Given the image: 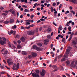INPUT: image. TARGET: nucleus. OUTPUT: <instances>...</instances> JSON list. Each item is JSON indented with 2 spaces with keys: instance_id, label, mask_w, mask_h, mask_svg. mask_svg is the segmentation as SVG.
Returning a JSON list of instances; mask_svg holds the SVG:
<instances>
[{
  "instance_id": "nucleus-1",
  "label": "nucleus",
  "mask_w": 77,
  "mask_h": 77,
  "mask_svg": "<svg viewBox=\"0 0 77 77\" xmlns=\"http://www.w3.org/2000/svg\"><path fill=\"white\" fill-rule=\"evenodd\" d=\"M35 33V32L33 31H28L27 34L29 35H33Z\"/></svg>"
},
{
  "instance_id": "nucleus-2",
  "label": "nucleus",
  "mask_w": 77,
  "mask_h": 77,
  "mask_svg": "<svg viewBox=\"0 0 77 77\" xmlns=\"http://www.w3.org/2000/svg\"><path fill=\"white\" fill-rule=\"evenodd\" d=\"M7 63H8V65H12L14 64V63H13V62L11 61L10 59H8L7 60Z\"/></svg>"
},
{
  "instance_id": "nucleus-3",
  "label": "nucleus",
  "mask_w": 77,
  "mask_h": 77,
  "mask_svg": "<svg viewBox=\"0 0 77 77\" xmlns=\"http://www.w3.org/2000/svg\"><path fill=\"white\" fill-rule=\"evenodd\" d=\"M32 75L33 77H39V75L38 73H33Z\"/></svg>"
},
{
  "instance_id": "nucleus-4",
  "label": "nucleus",
  "mask_w": 77,
  "mask_h": 77,
  "mask_svg": "<svg viewBox=\"0 0 77 77\" xmlns=\"http://www.w3.org/2000/svg\"><path fill=\"white\" fill-rule=\"evenodd\" d=\"M0 44L2 45H3L6 44V42L4 40H0Z\"/></svg>"
},
{
  "instance_id": "nucleus-5",
  "label": "nucleus",
  "mask_w": 77,
  "mask_h": 77,
  "mask_svg": "<svg viewBox=\"0 0 77 77\" xmlns=\"http://www.w3.org/2000/svg\"><path fill=\"white\" fill-rule=\"evenodd\" d=\"M19 66H20V64H19V63H17V67H16V68H12V69L13 70H15L16 71H17V70H18V69L19 68Z\"/></svg>"
},
{
  "instance_id": "nucleus-6",
  "label": "nucleus",
  "mask_w": 77,
  "mask_h": 77,
  "mask_svg": "<svg viewBox=\"0 0 77 77\" xmlns=\"http://www.w3.org/2000/svg\"><path fill=\"white\" fill-rule=\"evenodd\" d=\"M49 67L50 68H54V69H56L57 68V66L55 65H52L51 64H50L49 65Z\"/></svg>"
},
{
  "instance_id": "nucleus-7",
  "label": "nucleus",
  "mask_w": 77,
  "mask_h": 77,
  "mask_svg": "<svg viewBox=\"0 0 77 77\" xmlns=\"http://www.w3.org/2000/svg\"><path fill=\"white\" fill-rule=\"evenodd\" d=\"M67 2H68V0H66ZM69 2H72V3H74V4H75V5H76V4H77V1H76V0H69Z\"/></svg>"
},
{
  "instance_id": "nucleus-8",
  "label": "nucleus",
  "mask_w": 77,
  "mask_h": 77,
  "mask_svg": "<svg viewBox=\"0 0 77 77\" xmlns=\"http://www.w3.org/2000/svg\"><path fill=\"white\" fill-rule=\"evenodd\" d=\"M32 57H36V56H37V54L35 52H33L32 54Z\"/></svg>"
},
{
  "instance_id": "nucleus-9",
  "label": "nucleus",
  "mask_w": 77,
  "mask_h": 77,
  "mask_svg": "<svg viewBox=\"0 0 77 77\" xmlns=\"http://www.w3.org/2000/svg\"><path fill=\"white\" fill-rule=\"evenodd\" d=\"M72 23V20H70L69 22H67L66 23V25H65V26L66 27L67 26H69V24H70V23Z\"/></svg>"
},
{
  "instance_id": "nucleus-10",
  "label": "nucleus",
  "mask_w": 77,
  "mask_h": 77,
  "mask_svg": "<svg viewBox=\"0 0 77 77\" xmlns=\"http://www.w3.org/2000/svg\"><path fill=\"white\" fill-rule=\"evenodd\" d=\"M74 62L72 61L71 64V66L72 67H73V68H75V64H74Z\"/></svg>"
},
{
  "instance_id": "nucleus-11",
  "label": "nucleus",
  "mask_w": 77,
  "mask_h": 77,
  "mask_svg": "<svg viewBox=\"0 0 77 77\" xmlns=\"http://www.w3.org/2000/svg\"><path fill=\"white\" fill-rule=\"evenodd\" d=\"M70 50L69 49H67L66 50V54H69V52L70 51Z\"/></svg>"
},
{
  "instance_id": "nucleus-12",
  "label": "nucleus",
  "mask_w": 77,
  "mask_h": 77,
  "mask_svg": "<svg viewBox=\"0 0 77 77\" xmlns=\"http://www.w3.org/2000/svg\"><path fill=\"white\" fill-rule=\"evenodd\" d=\"M20 40L22 42H24L25 41V38L24 37H22L20 38Z\"/></svg>"
},
{
  "instance_id": "nucleus-13",
  "label": "nucleus",
  "mask_w": 77,
  "mask_h": 77,
  "mask_svg": "<svg viewBox=\"0 0 77 77\" xmlns=\"http://www.w3.org/2000/svg\"><path fill=\"white\" fill-rule=\"evenodd\" d=\"M36 50L38 51H41V48L37 47L36 49Z\"/></svg>"
},
{
  "instance_id": "nucleus-14",
  "label": "nucleus",
  "mask_w": 77,
  "mask_h": 77,
  "mask_svg": "<svg viewBox=\"0 0 77 77\" xmlns=\"http://www.w3.org/2000/svg\"><path fill=\"white\" fill-rule=\"evenodd\" d=\"M67 66H69L70 64V61L69 60H67L66 62Z\"/></svg>"
},
{
  "instance_id": "nucleus-15",
  "label": "nucleus",
  "mask_w": 77,
  "mask_h": 77,
  "mask_svg": "<svg viewBox=\"0 0 77 77\" xmlns=\"http://www.w3.org/2000/svg\"><path fill=\"white\" fill-rule=\"evenodd\" d=\"M22 54L23 55H26L27 54V53L26 51H22Z\"/></svg>"
},
{
  "instance_id": "nucleus-16",
  "label": "nucleus",
  "mask_w": 77,
  "mask_h": 77,
  "mask_svg": "<svg viewBox=\"0 0 77 77\" xmlns=\"http://www.w3.org/2000/svg\"><path fill=\"white\" fill-rule=\"evenodd\" d=\"M63 56V55L62 54H60V55H59L58 57H58V59H59L62 57V56Z\"/></svg>"
},
{
  "instance_id": "nucleus-17",
  "label": "nucleus",
  "mask_w": 77,
  "mask_h": 77,
  "mask_svg": "<svg viewBox=\"0 0 77 77\" xmlns=\"http://www.w3.org/2000/svg\"><path fill=\"white\" fill-rule=\"evenodd\" d=\"M72 45H76L77 44V42L73 40L72 42Z\"/></svg>"
},
{
  "instance_id": "nucleus-18",
  "label": "nucleus",
  "mask_w": 77,
  "mask_h": 77,
  "mask_svg": "<svg viewBox=\"0 0 77 77\" xmlns=\"http://www.w3.org/2000/svg\"><path fill=\"white\" fill-rule=\"evenodd\" d=\"M60 68L61 69L62 71H63L64 70V68H63V67L62 66L60 65Z\"/></svg>"
},
{
  "instance_id": "nucleus-19",
  "label": "nucleus",
  "mask_w": 77,
  "mask_h": 77,
  "mask_svg": "<svg viewBox=\"0 0 77 77\" xmlns=\"http://www.w3.org/2000/svg\"><path fill=\"white\" fill-rule=\"evenodd\" d=\"M37 45H38V47H42V44H41V43H38L37 44Z\"/></svg>"
},
{
  "instance_id": "nucleus-20",
  "label": "nucleus",
  "mask_w": 77,
  "mask_h": 77,
  "mask_svg": "<svg viewBox=\"0 0 77 77\" xmlns=\"http://www.w3.org/2000/svg\"><path fill=\"white\" fill-rule=\"evenodd\" d=\"M51 29L50 28H49L48 29L47 31L48 32H51V31H52Z\"/></svg>"
},
{
  "instance_id": "nucleus-21",
  "label": "nucleus",
  "mask_w": 77,
  "mask_h": 77,
  "mask_svg": "<svg viewBox=\"0 0 77 77\" xmlns=\"http://www.w3.org/2000/svg\"><path fill=\"white\" fill-rule=\"evenodd\" d=\"M37 46L36 45H34L32 46V48L33 49H36L37 48Z\"/></svg>"
},
{
  "instance_id": "nucleus-22",
  "label": "nucleus",
  "mask_w": 77,
  "mask_h": 77,
  "mask_svg": "<svg viewBox=\"0 0 77 77\" xmlns=\"http://www.w3.org/2000/svg\"><path fill=\"white\" fill-rule=\"evenodd\" d=\"M14 21V20L13 19H12L10 20V23H13Z\"/></svg>"
},
{
  "instance_id": "nucleus-23",
  "label": "nucleus",
  "mask_w": 77,
  "mask_h": 77,
  "mask_svg": "<svg viewBox=\"0 0 77 77\" xmlns=\"http://www.w3.org/2000/svg\"><path fill=\"white\" fill-rule=\"evenodd\" d=\"M57 60V57H56L54 60V63H56Z\"/></svg>"
},
{
  "instance_id": "nucleus-24",
  "label": "nucleus",
  "mask_w": 77,
  "mask_h": 77,
  "mask_svg": "<svg viewBox=\"0 0 77 77\" xmlns=\"http://www.w3.org/2000/svg\"><path fill=\"white\" fill-rule=\"evenodd\" d=\"M40 74L42 76H44L45 75V73H42V72H40Z\"/></svg>"
},
{
  "instance_id": "nucleus-25",
  "label": "nucleus",
  "mask_w": 77,
  "mask_h": 77,
  "mask_svg": "<svg viewBox=\"0 0 77 77\" xmlns=\"http://www.w3.org/2000/svg\"><path fill=\"white\" fill-rule=\"evenodd\" d=\"M24 11L25 12H29L30 11L27 9H25L24 10Z\"/></svg>"
},
{
  "instance_id": "nucleus-26",
  "label": "nucleus",
  "mask_w": 77,
  "mask_h": 77,
  "mask_svg": "<svg viewBox=\"0 0 77 77\" xmlns=\"http://www.w3.org/2000/svg\"><path fill=\"white\" fill-rule=\"evenodd\" d=\"M68 30L69 32H71V27L69 26L68 27Z\"/></svg>"
},
{
  "instance_id": "nucleus-27",
  "label": "nucleus",
  "mask_w": 77,
  "mask_h": 77,
  "mask_svg": "<svg viewBox=\"0 0 77 77\" xmlns=\"http://www.w3.org/2000/svg\"><path fill=\"white\" fill-rule=\"evenodd\" d=\"M59 28H60V30H62L63 29L62 27V26L61 25H60L59 26Z\"/></svg>"
},
{
  "instance_id": "nucleus-28",
  "label": "nucleus",
  "mask_w": 77,
  "mask_h": 77,
  "mask_svg": "<svg viewBox=\"0 0 77 77\" xmlns=\"http://www.w3.org/2000/svg\"><path fill=\"white\" fill-rule=\"evenodd\" d=\"M0 68H1L2 69H3L5 68V65H2V66H0Z\"/></svg>"
},
{
  "instance_id": "nucleus-29",
  "label": "nucleus",
  "mask_w": 77,
  "mask_h": 77,
  "mask_svg": "<svg viewBox=\"0 0 77 77\" xmlns=\"http://www.w3.org/2000/svg\"><path fill=\"white\" fill-rule=\"evenodd\" d=\"M8 53V51H5L4 52V54H7V53Z\"/></svg>"
},
{
  "instance_id": "nucleus-30",
  "label": "nucleus",
  "mask_w": 77,
  "mask_h": 77,
  "mask_svg": "<svg viewBox=\"0 0 77 77\" xmlns=\"http://www.w3.org/2000/svg\"><path fill=\"white\" fill-rule=\"evenodd\" d=\"M11 13L12 14H13V15H15V11L13 10L11 12Z\"/></svg>"
},
{
  "instance_id": "nucleus-31",
  "label": "nucleus",
  "mask_w": 77,
  "mask_h": 77,
  "mask_svg": "<svg viewBox=\"0 0 77 77\" xmlns=\"http://www.w3.org/2000/svg\"><path fill=\"white\" fill-rule=\"evenodd\" d=\"M53 7H51V12H53Z\"/></svg>"
},
{
  "instance_id": "nucleus-32",
  "label": "nucleus",
  "mask_w": 77,
  "mask_h": 77,
  "mask_svg": "<svg viewBox=\"0 0 77 77\" xmlns=\"http://www.w3.org/2000/svg\"><path fill=\"white\" fill-rule=\"evenodd\" d=\"M65 38H63L62 40V42H64V43H65Z\"/></svg>"
},
{
  "instance_id": "nucleus-33",
  "label": "nucleus",
  "mask_w": 77,
  "mask_h": 77,
  "mask_svg": "<svg viewBox=\"0 0 77 77\" xmlns=\"http://www.w3.org/2000/svg\"><path fill=\"white\" fill-rule=\"evenodd\" d=\"M9 22L8 21H6L4 22V24H8L9 23Z\"/></svg>"
},
{
  "instance_id": "nucleus-34",
  "label": "nucleus",
  "mask_w": 77,
  "mask_h": 77,
  "mask_svg": "<svg viewBox=\"0 0 77 77\" xmlns=\"http://www.w3.org/2000/svg\"><path fill=\"white\" fill-rule=\"evenodd\" d=\"M11 48H12L13 49H15V48H16V47H15V46L14 45H13L11 46Z\"/></svg>"
},
{
  "instance_id": "nucleus-35",
  "label": "nucleus",
  "mask_w": 77,
  "mask_h": 77,
  "mask_svg": "<svg viewBox=\"0 0 77 77\" xmlns=\"http://www.w3.org/2000/svg\"><path fill=\"white\" fill-rule=\"evenodd\" d=\"M35 72L36 74H39V70H38L35 71Z\"/></svg>"
},
{
  "instance_id": "nucleus-36",
  "label": "nucleus",
  "mask_w": 77,
  "mask_h": 77,
  "mask_svg": "<svg viewBox=\"0 0 77 77\" xmlns=\"http://www.w3.org/2000/svg\"><path fill=\"white\" fill-rule=\"evenodd\" d=\"M17 65L16 64H14L13 66V68H15V67H16L17 68Z\"/></svg>"
},
{
  "instance_id": "nucleus-37",
  "label": "nucleus",
  "mask_w": 77,
  "mask_h": 77,
  "mask_svg": "<svg viewBox=\"0 0 77 77\" xmlns=\"http://www.w3.org/2000/svg\"><path fill=\"white\" fill-rule=\"evenodd\" d=\"M28 57L30 59H32V57L31 55H29L28 56Z\"/></svg>"
},
{
  "instance_id": "nucleus-38",
  "label": "nucleus",
  "mask_w": 77,
  "mask_h": 77,
  "mask_svg": "<svg viewBox=\"0 0 77 77\" xmlns=\"http://www.w3.org/2000/svg\"><path fill=\"white\" fill-rule=\"evenodd\" d=\"M13 29H15L17 28V25H14V26H12Z\"/></svg>"
},
{
  "instance_id": "nucleus-39",
  "label": "nucleus",
  "mask_w": 77,
  "mask_h": 77,
  "mask_svg": "<svg viewBox=\"0 0 77 77\" xmlns=\"http://www.w3.org/2000/svg\"><path fill=\"white\" fill-rule=\"evenodd\" d=\"M65 60H66L65 58H63L61 59V62H64V61Z\"/></svg>"
},
{
  "instance_id": "nucleus-40",
  "label": "nucleus",
  "mask_w": 77,
  "mask_h": 77,
  "mask_svg": "<svg viewBox=\"0 0 77 77\" xmlns=\"http://www.w3.org/2000/svg\"><path fill=\"white\" fill-rule=\"evenodd\" d=\"M26 25H30V22H26Z\"/></svg>"
},
{
  "instance_id": "nucleus-41",
  "label": "nucleus",
  "mask_w": 77,
  "mask_h": 77,
  "mask_svg": "<svg viewBox=\"0 0 77 77\" xmlns=\"http://www.w3.org/2000/svg\"><path fill=\"white\" fill-rule=\"evenodd\" d=\"M33 17H34V15H31L30 16V18L31 19H33Z\"/></svg>"
},
{
  "instance_id": "nucleus-42",
  "label": "nucleus",
  "mask_w": 77,
  "mask_h": 77,
  "mask_svg": "<svg viewBox=\"0 0 77 77\" xmlns=\"http://www.w3.org/2000/svg\"><path fill=\"white\" fill-rule=\"evenodd\" d=\"M42 72L43 73H44L45 74V70L43 69L42 71Z\"/></svg>"
},
{
  "instance_id": "nucleus-43",
  "label": "nucleus",
  "mask_w": 77,
  "mask_h": 77,
  "mask_svg": "<svg viewBox=\"0 0 77 77\" xmlns=\"http://www.w3.org/2000/svg\"><path fill=\"white\" fill-rule=\"evenodd\" d=\"M77 64V60H76L75 63V66L74 67H75Z\"/></svg>"
},
{
  "instance_id": "nucleus-44",
  "label": "nucleus",
  "mask_w": 77,
  "mask_h": 77,
  "mask_svg": "<svg viewBox=\"0 0 77 77\" xmlns=\"http://www.w3.org/2000/svg\"><path fill=\"white\" fill-rule=\"evenodd\" d=\"M8 46L9 47H11L12 45H11V43L10 42H8Z\"/></svg>"
},
{
  "instance_id": "nucleus-45",
  "label": "nucleus",
  "mask_w": 77,
  "mask_h": 77,
  "mask_svg": "<svg viewBox=\"0 0 77 77\" xmlns=\"http://www.w3.org/2000/svg\"><path fill=\"white\" fill-rule=\"evenodd\" d=\"M72 37H71L70 36V38H69V40H68V41H71V39H72Z\"/></svg>"
},
{
  "instance_id": "nucleus-46",
  "label": "nucleus",
  "mask_w": 77,
  "mask_h": 77,
  "mask_svg": "<svg viewBox=\"0 0 77 77\" xmlns=\"http://www.w3.org/2000/svg\"><path fill=\"white\" fill-rule=\"evenodd\" d=\"M13 35H15V33H16V31H14L13 32Z\"/></svg>"
},
{
  "instance_id": "nucleus-47",
  "label": "nucleus",
  "mask_w": 77,
  "mask_h": 77,
  "mask_svg": "<svg viewBox=\"0 0 77 77\" xmlns=\"http://www.w3.org/2000/svg\"><path fill=\"white\" fill-rule=\"evenodd\" d=\"M17 47L18 48H21V45H18Z\"/></svg>"
},
{
  "instance_id": "nucleus-48",
  "label": "nucleus",
  "mask_w": 77,
  "mask_h": 77,
  "mask_svg": "<svg viewBox=\"0 0 77 77\" xmlns=\"http://www.w3.org/2000/svg\"><path fill=\"white\" fill-rule=\"evenodd\" d=\"M45 42H49V40L46 39L44 40Z\"/></svg>"
},
{
  "instance_id": "nucleus-49",
  "label": "nucleus",
  "mask_w": 77,
  "mask_h": 77,
  "mask_svg": "<svg viewBox=\"0 0 77 77\" xmlns=\"http://www.w3.org/2000/svg\"><path fill=\"white\" fill-rule=\"evenodd\" d=\"M0 9L1 10H3V9H4V8L3 7L1 6L0 7Z\"/></svg>"
},
{
  "instance_id": "nucleus-50",
  "label": "nucleus",
  "mask_w": 77,
  "mask_h": 77,
  "mask_svg": "<svg viewBox=\"0 0 77 77\" xmlns=\"http://www.w3.org/2000/svg\"><path fill=\"white\" fill-rule=\"evenodd\" d=\"M71 12H72V13H73V14H75V12L73 11L72 10L71 11Z\"/></svg>"
},
{
  "instance_id": "nucleus-51",
  "label": "nucleus",
  "mask_w": 77,
  "mask_h": 77,
  "mask_svg": "<svg viewBox=\"0 0 77 77\" xmlns=\"http://www.w3.org/2000/svg\"><path fill=\"white\" fill-rule=\"evenodd\" d=\"M2 39H3V40H4V41H7L6 38L5 37H3L2 38Z\"/></svg>"
},
{
  "instance_id": "nucleus-52",
  "label": "nucleus",
  "mask_w": 77,
  "mask_h": 77,
  "mask_svg": "<svg viewBox=\"0 0 77 77\" xmlns=\"http://www.w3.org/2000/svg\"><path fill=\"white\" fill-rule=\"evenodd\" d=\"M26 28L27 29H29L30 28V26H29L26 27Z\"/></svg>"
},
{
  "instance_id": "nucleus-53",
  "label": "nucleus",
  "mask_w": 77,
  "mask_h": 77,
  "mask_svg": "<svg viewBox=\"0 0 77 77\" xmlns=\"http://www.w3.org/2000/svg\"><path fill=\"white\" fill-rule=\"evenodd\" d=\"M34 26V24H32L29 25V26H30V27H33Z\"/></svg>"
},
{
  "instance_id": "nucleus-54",
  "label": "nucleus",
  "mask_w": 77,
  "mask_h": 77,
  "mask_svg": "<svg viewBox=\"0 0 77 77\" xmlns=\"http://www.w3.org/2000/svg\"><path fill=\"white\" fill-rule=\"evenodd\" d=\"M49 39L51 38V35H48L47 37Z\"/></svg>"
},
{
  "instance_id": "nucleus-55",
  "label": "nucleus",
  "mask_w": 77,
  "mask_h": 77,
  "mask_svg": "<svg viewBox=\"0 0 77 77\" xmlns=\"http://www.w3.org/2000/svg\"><path fill=\"white\" fill-rule=\"evenodd\" d=\"M48 44V42H44V44H45V45H47V44Z\"/></svg>"
},
{
  "instance_id": "nucleus-56",
  "label": "nucleus",
  "mask_w": 77,
  "mask_h": 77,
  "mask_svg": "<svg viewBox=\"0 0 77 77\" xmlns=\"http://www.w3.org/2000/svg\"><path fill=\"white\" fill-rule=\"evenodd\" d=\"M62 4H60L59 7V8L60 9V8H61V7H62Z\"/></svg>"
},
{
  "instance_id": "nucleus-57",
  "label": "nucleus",
  "mask_w": 77,
  "mask_h": 77,
  "mask_svg": "<svg viewBox=\"0 0 77 77\" xmlns=\"http://www.w3.org/2000/svg\"><path fill=\"white\" fill-rule=\"evenodd\" d=\"M2 15H4L5 16H6V15H7V14L5 13H2Z\"/></svg>"
},
{
  "instance_id": "nucleus-58",
  "label": "nucleus",
  "mask_w": 77,
  "mask_h": 77,
  "mask_svg": "<svg viewBox=\"0 0 77 77\" xmlns=\"http://www.w3.org/2000/svg\"><path fill=\"white\" fill-rule=\"evenodd\" d=\"M56 4L55 3H53L52 6H56Z\"/></svg>"
},
{
  "instance_id": "nucleus-59",
  "label": "nucleus",
  "mask_w": 77,
  "mask_h": 77,
  "mask_svg": "<svg viewBox=\"0 0 77 77\" xmlns=\"http://www.w3.org/2000/svg\"><path fill=\"white\" fill-rule=\"evenodd\" d=\"M21 41L20 40H18L17 41V42L18 43V44H20V43H21Z\"/></svg>"
},
{
  "instance_id": "nucleus-60",
  "label": "nucleus",
  "mask_w": 77,
  "mask_h": 77,
  "mask_svg": "<svg viewBox=\"0 0 77 77\" xmlns=\"http://www.w3.org/2000/svg\"><path fill=\"white\" fill-rule=\"evenodd\" d=\"M16 38H20V35H17L16 37Z\"/></svg>"
},
{
  "instance_id": "nucleus-61",
  "label": "nucleus",
  "mask_w": 77,
  "mask_h": 77,
  "mask_svg": "<svg viewBox=\"0 0 77 77\" xmlns=\"http://www.w3.org/2000/svg\"><path fill=\"white\" fill-rule=\"evenodd\" d=\"M64 57L65 58H67V57H68V55H64Z\"/></svg>"
},
{
  "instance_id": "nucleus-62",
  "label": "nucleus",
  "mask_w": 77,
  "mask_h": 77,
  "mask_svg": "<svg viewBox=\"0 0 77 77\" xmlns=\"http://www.w3.org/2000/svg\"><path fill=\"white\" fill-rule=\"evenodd\" d=\"M66 75H67L68 76V77H71V75H69V74H68V73H66Z\"/></svg>"
},
{
  "instance_id": "nucleus-63",
  "label": "nucleus",
  "mask_w": 77,
  "mask_h": 77,
  "mask_svg": "<svg viewBox=\"0 0 77 77\" xmlns=\"http://www.w3.org/2000/svg\"><path fill=\"white\" fill-rule=\"evenodd\" d=\"M40 20L41 21H45V19H44L42 18H41L40 19Z\"/></svg>"
},
{
  "instance_id": "nucleus-64",
  "label": "nucleus",
  "mask_w": 77,
  "mask_h": 77,
  "mask_svg": "<svg viewBox=\"0 0 77 77\" xmlns=\"http://www.w3.org/2000/svg\"><path fill=\"white\" fill-rule=\"evenodd\" d=\"M57 71V68L54 71H54V72H55V71Z\"/></svg>"
}]
</instances>
